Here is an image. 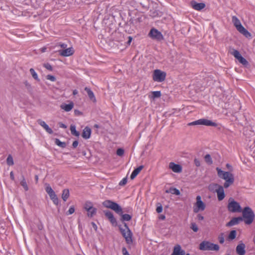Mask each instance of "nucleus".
Segmentation results:
<instances>
[{"label": "nucleus", "instance_id": "nucleus-25", "mask_svg": "<svg viewBox=\"0 0 255 255\" xmlns=\"http://www.w3.org/2000/svg\"><path fill=\"white\" fill-rule=\"evenodd\" d=\"M85 90L87 92L89 98L93 102H96V100L93 92L88 87H85Z\"/></svg>", "mask_w": 255, "mask_h": 255}, {"label": "nucleus", "instance_id": "nucleus-16", "mask_svg": "<svg viewBox=\"0 0 255 255\" xmlns=\"http://www.w3.org/2000/svg\"><path fill=\"white\" fill-rule=\"evenodd\" d=\"M217 194V197L219 201H222L225 197L224 188L223 186H220L219 188L216 190Z\"/></svg>", "mask_w": 255, "mask_h": 255}, {"label": "nucleus", "instance_id": "nucleus-62", "mask_svg": "<svg viewBox=\"0 0 255 255\" xmlns=\"http://www.w3.org/2000/svg\"><path fill=\"white\" fill-rule=\"evenodd\" d=\"M46 50V48L45 47H42V48H41L40 49L41 52H42V53L45 52Z\"/></svg>", "mask_w": 255, "mask_h": 255}, {"label": "nucleus", "instance_id": "nucleus-13", "mask_svg": "<svg viewBox=\"0 0 255 255\" xmlns=\"http://www.w3.org/2000/svg\"><path fill=\"white\" fill-rule=\"evenodd\" d=\"M60 55L67 57L73 54L74 50L72 47L68 48L64 50L59 51Z\"/></svg>", "mask_w": 255, "mask_h": 255}, {"label": "nucleus", "instance_id": "nucleus-26", "mask_svg": "<svg viewBox=\"0 0 255 255\" xmlns=\"http://www.w3.org/2000/svg\"><path fill=\"white\" fill-rule=\"evenodd\" d=\"M69 191L68 189H65L62 191V199L64 201H66L68 198L69 197Z\"/></svg>", "mask_w": 255, "mask_h": 255}, {"label": "nucleus", "instance_id": "nucleus-41", "mask_svg": "<svg viewBox=\"0 0 255 255\" xmlns=\"http://www.w3.org/2000/svg\"><path fill=\"white\" fill-rule=\"evenodd\" d=\"M205 160L209 164H211L213 162L211 157L209 154H206L205 155Z\"/></svg>", "mask_w": 255, "mask_h": 255}, {"label": "nucleus", "instance_id": "nucleus-28", "mask_svg": "<svg viewBox=\"0 0 255 255\" xmlns=\"http://www.w3.org/2000/svg\"><path fill=\"white\" fill-rule=\"evenodd\" d=\"M165 192L167 193H170L172 194H175L176 195H179L180 194V192L179 190L175 188H170L168 190L165 191Z\"/></svg>", "mask_w": 255, "mask_h": 255}, {"label": "nucleus", "instance_id": "nucleus-46", "mask_svg": "<svg viewBox=\"0 0 255 255\" xmlns=\"http://www.w3.org/2000/svg\"><path fill=\"white\" fill-rule=\"evenodd\" d=\"M46 79L47 80H50L51 81H52V82H54V81H55L56 80V78L54 76H52V75H47Z\"/></svg>", "mask_w": 255, "mask_h": 255}, {"label": "nucleus", "instance_id": "nucleus-8", "mask_svg": "<svg viewBox=\"0 0 255 255\" xmlns=\"http://www.w3.org/2000/svg\"><path fill=\"white\" fill-rule=\"evenodd\" d=\"M205 125L207 126H212V127H216L217 126V124L212 122L211 121L206 120V119H200L197 121L189 123L188 124V126H196V125Z\"/></svg>", "mask_w": 255, "mask_h": 255}, {"label": "nucleus", "instance_id": "nucleus-53", "mask_svg": "<svg viewBox=\"0 0 255 255\" xmlns=\"http://www.w3.org/2000/svg\"><path fill=\"white\" fill-rule=\"evenodd\" d=\"M123 255H129L127 249L125 248H123L122 249Z\"/></svg>", "mask_w": 255, "mask_h": 255}, {"label": "nucleus", "instance_id": "nucleus-6", "mask_svg": "<svg viewBox=\"0 0 255 255\" xmlns=\"http://www.w3.org/2000/svg\"><path fill=\"white\" fill-rule=\"evenodd\" d=\"M121 233L123 237L125 238L126 242L128 244H130L132 243V233L128 228L127 225L125 224L123 228L120 227Z\"/></svg>", "mask_w": 255, "mask_h": 255}, {"label": "nucleus", "instance_id": "nucleus-24", "mask_svg": "<svg viewBox=\"0 0 255 255\" xmlns=\"http://www.w3.org/2000/svg\"><path fill=\"white\" fill-rule=\"evenodd\" d=\"M161 96V92L160 91H153L150 93L148 97L150 99L154 100L156 98H160Z\"/></svg>", "mask_w": 255, "mask_h": 255}, {"label": "nucleus", "instance_id": "nucleus-21", "mask_svg": "<svg viewBox=\"0 0 255 255\" xmlns=\"http://www.w3.org/2000/svg\"><path fill=\"white\" fill-rule=\"evenodd\" d=\"M91 129L90 128L86 127L84 128L82 133V136L84 139H88L90 137Z\"/></svg>", "mask_w": 255, "mask_h": 255}, {"label": "nucleus", "instance_id": "nucleus-18", "mask_svg": "<svg viewBox=\"0 0 255 255\" xmlns=\"http://www.w3.org/2000/svg\"><path fill=\"white\" fill-rule=\"evenodd\" d=\"M185 252L181 249V246L179 245H176L173 249L171 255H184Z\"/></svg>", "mask_w": 255, "mask_h": 255}, {"label": "nucleus", "instance_id": "nucleus-22", "mask_svg": "<svg viewBox=\"0 0 255 255\" xmlns=\"http://www.w3.org/2000/svg\"><path fill=\"white\" fill-rule=\"evenodd\" d=\"M74 107V104L73 102H70L68 104H62L60 106V108L65 111L66 112H69Z\"/></svg>", "mask_w": 255, "mask_h": 255}, {"label": "nucleus", "instance_id": "nucleus-38", "mask_svg": "<svg viewBox=\"0 0 255 255\" xmlns=\"http://www.w3.org/2000/svg\"><path fill=\"white\" fill-rule=\"evenodd\" d=\"M236 235H237L236 231L232 230V231H231V232L230 233V234L228 236L229 239L232 240H234V239H235V238L236 237Z\"/></svg>", "mask_w": 255, "mask_h": 255}, {"label": "nucleus", "instance_id": "nucleus-43", "mask_svg": "<svg viewBox=\"0 0 255 255\" xmlns=\"http://www.w3.org/2000/svg\"><path fill=\"white\" fill-rule=\"evenodd\" d=\"M190 228L195 232H197L198 231V227L195 223H192L191 224Z\"/></svg>", "mask_w": 255, "mask_h": 255}, {"label": "nucleus", "instance_id": "nucleus-35", "mask_svg": "<svg viewBox=\"0 0 255 255\" xmlns=\"http://www.w3.org/2000/svg\"><path fill=\"white\" fill-rule=\"evenodd\" d=\"M230 53L231 54L234 56V57L237 59H238L239 57H240L242 55L240 54V52L234 49H232V51H230Z\"/></svg>", "mask_w": 255, "mask_h": 255}, {"label": "nucleus", "instance_id": "nucleus-64", "mask_svg": "<svg viewBox=\"0 0 255 255\" xmlns=\"http://www.w3.org/2000/svg\"><path fill=\"white\" fill-rule=\"evenodd\" d=\"M226 166L228 169H232V166L228 163L226 164Z\"/></svg>", "mask_w": 255, "mask_h": 255}, {"label": "nucleus", "instance_id": "nucleus-29", "mask_svg": "<svg viewBox=\"0 0 255 255\" xmlns=\"http://www.w3.org/2000/svg\"><path fill=\"white\" fill-rule=\"evenodd\" d=\"M97 211V209L95 207L91 208V209L87 210V216L90 218L93 217L94 215H96Z\"/></svg>", "mask_w": 255, "mask_h": 255}, {"label": "nucleus", "instance_id": "nucleus-58", "mask_svg": "<svg viewBox=\"0 0 255 255\" xmlns=\"http://www.w3.org/2000/svg\"><path fill=\"white\" fill-rule=\"evenodd\" d=\"M197 217L199 220H203L204 219V217L200 214H198Z\"/></svg>", "mask_w": 255, "mask_h": 255}, {"label": "nucleus", "instance_id": "nucleus-9", "mask_svg": "<svg viewBox=\"0 0 255 255\" xmlns=\"http://www.w3.org/2000/svg\"><path fill=\"white\" fill-rule=\"evenodd\" d=\"M148 36L152 39L157 41H161L164 39L162 33L154 28H152L150 29L148 33Z\"/></svg>", "mask_w": 255, "mask_h": 255}, {"label": "nucleus", "instance_id": "nucleus-33", "mask_svg": "<svg viewBox=\"0 0 255 255\" xmlns=\"http://www.w3.org/2000/svg\"><path fill=\"white\" fill-rule=\"evenodd\" d=\"M70 130L71 134L76 136H79L80 133L78 131H77L76 129V127L74 125H71L70 126Z\"/></svg>", "mask_w": 255, "mask_h": 255}, {"label": "nucleus", "instance_id": "nucleus-55", "mask_svg": "<svg viewBox=\"0 0 255 255\" xmlns=\"http://www.w3.org/2000/svg\"><path fill=\"white\" fill-rule=\"evenodd\" d=\"M132 38L131 36H128V40L127 41V44L129 45L130 44L131 42L132 41Z\"/></svg>", "mask_w": 255, "mask_h": 255}, {"label": "nucleus", "instance_id": "nucleus-30", "mask_svg": "<svg viewBox=\"0 0 255 255\" xmlns=\"http://www.w3.org/2000/svg\"><path fill=\"white\" fill-rule=\"evenodd\" d=\"M21 178H22V180L20 182V185L23 187V188H24V189L25 191H28L29 188H28V185L26 183L25 178L23 175H22V176H21Z\"/></svg>", "mask_w": 255, "mask_h": 255}, {"label": "nucleus", "instance_id": "nucleus-52", "mask_svg": "<svg viewBox=\"0 0 255 255\" xmlns=\"http://www.w3.org/2000/svg\"><path fill=\"white\" fill-rule=\"evenodd\" d=\"M194 163H195V165L196 166L198 167V166H199L200 165V161L198 159L195 158L194 159Z\"/></svg>", "mask_w": 255, "mask_h": 255}, {"label": "nucleus", "instance_id": "nucleus-1", "mask_svg": "<svg viewBox=\"0 0 255 255\" xmlns=\"http://www.w3.org/2000/svg\"><path fill=\"white\" fill-rule=\"evenodd\" d=\"M218 176L225 180L224 187L225 188H228L230 185H232L234 182V177L232 173L229 172H226L222 170L219 168H216Z\"/></svg>", "mask_w": 255, "mask_h": 255}, {"label": "nucleus", "instance_id": "nucleus-47", "mask_svg": "<svg viewBox=\"0 0 255 255\" xmlns=\"http://www.w3.org/2000/svg\"><path fill=\"white\" fill-rule=\"evenodd\" d=\"M75 212V209L73 206L71 207L69 210L67 212L66 214L67 215H71L73 214Z\"/></svg>", "mask_w": 255, "mask_h": 255}, {"label": "nucleus", "instance_id": "nucleus-4", "mask_svg": "<svg viewBox=\"0 0 255 255\" xmlns=\"http://www.w3.org/2000/svg\"><path fill=\"white\" fill-rule=\"evenodd\" d=\"M102 205L107 208H109L115 211L118 214L123 213L122 208L117 203L110 200H107L102 203Z\"/></svg>", "mask_w": 255, "mask_h": 255}, {"label": "nucleus", "instance_id": "nucleus-63", "mask_svg": "<svg viewBox=\"0 0 255 255\" xmlns=\"http://www.w3.org/2000/svg\"><path fill=\"white\" fill-rule=\"evenodd\" d=\"M78 94V91L77 90H74L73 91V94L74 95H76Z\"/></svg>", "mask_w": 255, "mask_h": 255}, {"label": "nucleus", "instance_id": "nucleus-57", "mask_svg": "<svg viewBox=\"0 0 255 255\" xmlns=\"http://www.w3.org/2000/svg\"><path fill=\"white\" fill-rule=\"evenodd\" d=\"M59 124V127L60 128H67L66 126L63 123H60Z\"/></svg>", "mask_w": 255, "mask_h": 255}, {"label": "nucleus", "instance_id": "nucleus-45", "mask_svg": "<svg viewBox=\"0 0 255 255\" xmlns=\"http://www.w3.org/2000/svg\"><path fill=\"white\" fill-rule=\"evenodd\" d=\"M43 66L48 70L52 71L53 70L52 66L49 63H44Z\"/></svg>", "mask_w": 255, "mask_h": 255}, {"label": "nucleus", "instance_id": "nucleus-51", "mask_svg": "<svg viewBox=\"0 0 255 255\" xmlns=\"http://www.w3.org/2000/svg\"><path fill=\"white\" fill-rule=\"evenodd\" d=\"M219 241L220 244H223L224 242V237L221 235L219 237Z\"/></svg>", "mask_w": 255, "mask_h": 255}, {"label": "nucleus", "instance_id": "nucleus-42", "mask_svg": "<svg viewBox=\"0 0 255 255\" xmlns=\"http://www.w3.org/2000/svg\"><path fill=\"white\" fill-rule=\"evenodd\" d=\"M45 191L47 193L48 195L54 192L53 190L52 189V188L49 184H47L46 185V187L45 188Z\"/></svg>", "mask_w": 255, "mask_h": 255}, {"label": "nucleus", "instance_id": "nucleus-49", "mask_svg": "<svg viewBox=\"0 0 255 255\" xmlns=\"http://www.w3.org/2000/svg\"><path fill=\"white\" fill-rule=\"evenodd\" d=\"M150 15L152 17H155L158 15V12L156 10H150Z\"/></svg>", "mask_w": 255, "mask_h": 255}, {"label": "nucleus", "instance_id": "nucleus-54", "mask_svg": "<svg viewBox=\"0 0 255 255\" xmlns=\"http://www.w3.org/2000/svg\"><path fill=\"white\" fill-rule=\"evenodd\" d=\"M78 141L77 140H75L73 142L72 146L74 148H76L77 147L78 145Z\"/></svg>", "mask_w": 255, "mask_h": 255}, {"label": "nucleus", "instance_id": "nucleus-39", "mask_svg": "<svg viewBox=\"0 0 255 255\" xmlns=\"http://www.w3.org/2000/svg\"><path fill=\"white\" fill-rule=\"evenodd\" d=\"M238 60L241 64H242L246 66L248 64V62L247 61V60L242 56L240 57H239V58Z\"/></svg>", "mask_w": 255, "mask_h": 255}, {"label": "nucleus", "instance_id": "nucleus-34", "mask_svg": "<svg viewBox=\"0 0 255 255\" xmlns=\"http://www.w3.org/2000/svg\"><path fill=\"white\" fill-rule=\"evenodd\" d=\"M55 143L56 145H57L58 146H59L62 148H65L66 146V144L65 142L61 141L58 138H56L55 139Z\"/></svg>", "mask_w": 255, "mask_h": 255}, {"label": "nucleus", "instance_id": "nucleus-48", "mask_svg": "<svg viewBox=\"0 0 255 255\" xmlns=\"http://www.w3.org/2000/svg\"><path fill=\"white\" fill-rule=\"evenodd\" d=\"M127 178H124L122 179V180H121L120 181V182L119 183V185L120 186H124L127 184Z\"/></svg>", "mask_w": 255, "mask_h": 255}, {"label": "nucleus", "instance_id": "nucleus-2", "mask_svg": "<svg viewBox=\"0 0 255 255\" xmlns=\"http://www.w3.org/2000/svg\"><path fill=\"white\" fill-rule=\"evenodd\" d=\"M242 212L245 223L247 225L252 224L255 218V214L252 209L249 207H246Z\"/></svg>", "mask_w": 255, "mask_h": 255}, {"label": "nucleus", "instance_id": "nucleus-56", "mask_svg": "<svg viewBox=\"0 0 255 255\" xmlns=\"http://www.w3.org/2000/svg\"><path fill=\"white\" fill-rule=\"evenodd\" d=\"M10 177L11 180H14V173L13 171H11L10 173Z\"/></svg>", "mask_w": 255, "mask_h": 255}, {"label": "nucleus", "instance_id": "nucleus-15", "mask_svg": "<svg viewBox=\"0 0 255 255\" xmlns=\"http://www.w3.org/2000/svg\"><path fill=\"white\" fill-rule=\"evenodd\" d=\"M242 221H243V219L242 217L233 218L226 224V226L231 227L236 225H238L240 223V222Z\"/></svg>", "mask_w": 255, "mask_h": 255}, {"label": "nucleus", "instance_id": "nucleus-20", "mask_svg": "<svg viewBox=\"0 0 255 255\" xmlns=\"http://www.w3.org/2000/svg\"><path fill=\"white\" fill-rule=\"evenodd\" d=\"M38 124L43 127L44 129L49 134L53 133V130L49 126L46 124V123L41 120H37Z\"/></svg>", "mask_w": 255, "mask_h": 255}, {"label": "nucleus", "instance_id": "nucleus-44", "mask_svg": "<svg viewBox=\"0 0 255 255\" xmlns=\"http://www.w3.org/2000/svg\"><path fill=\"white\" fill-rule=\"evenodd\" d=\"M124 154V150L122 148H119L117 150V154L120 156H122Z\"/></svg>", "mask_w": 255, "mask_h": 255}, {"label": "nucleus", "instance_id": "nucleus-7", "mask_svg": "<svg viewBox=\"0 0 255 255\" xmlns=\"http://www.w3.org/2000/svg\"><path fill=\"white\" fill-rule=\"evenodd\" d=\"M228 209L230 212L233 213L241 212L242 210L239 203L234 201L232 198H230L229 200Z\"/></svg>", "mask_w": 255, "mask_h": 255}, {"label": "nucleus", "instance_id": "nucleus-36", "mask_svg": "<svg viewBox=\"0 0 255 255\" xmlns=\"http://www.w3.org/2000/svg\"><path fill=\"white\" fill-rule=\"evenodd\" d=\"M120 215H122L121 220L122 221H128L130 220L131 219V216L128 214H123V213H122V214H120Z\"/></svg>", "mask_w": 255, "mask_h": 255}, {"label": "nucleus", "instance_id": "nucleus-12", "mask_svg": "<svg viewBox=\"0 0 255 255\" xmlns=\"http://www.w3.org/2000/svg\"><path fill=\"white\" fill-rule=\"evenodd\" d=\"M104 212L105 213L106 217L109 219V220L110 221L112 224L113 225H116L117 221L116 219L115 218L113 213L108 210L104 211Z\"/></svg>", "mask_w": 255, "mask_h": 255}, {"label": "nucleus", "instance_id": "nucleus-5", "mask_svg": "<svg viewBox=\"0 0 255 255\" xmlns=\"http://www.w3.org/2000/svg\"><path fill=\"white\" fill-rule=\"evenodd\" d=\"M199 249L202 251H218L219 246L217 244L208 241H203L199 245Z\"/></svg>", "mask_w": 255, "mask_h": 255}, {"label": "nucleus", "instance_id": "nucleus-32", "mask_svg": "<svg viewBox=\"0 0 255 255\" xmlns=\"http://www.w3.org/2000/svg\"><path fill=\"white\" fill-rule=\"evenodd\" d=\"M94 208L92 202L90 201H86L84 205V209L87 211V210L91 209Z\"/></svg>", "mask_w": 255, "mask_h": 255}, {"label": "nucleus", "instance_id": "nucleus-37", "mask_svg": "<svg viewBox=\"0 0 255 255\" xmlns=\"http://www.w3.org/2000/svg\"><path fill=\"white\" fill-rule=\"evenodd\" d=\"M29 72L30 74H31L32 77L36 80L39 81V79L38 77V75L37 73L35 72L33 68H30L29 70Z\"/></svg>", "mask_w": 255, "mask_h": 255}, {"label": "nucleus", "instance_id": "nucleus-11", "mask_svg": "<svg viewBox=\"0 0 255 255\" xmlns=\"http://www.w3.org/2000/svg\"><path fill=\"white\" fill-rule=\"evenodd\" d=\"M196 200V205L198 209H194V212L197 213L199 210L203 211L205 209V205L201 200V197L200 196H197Z\"/></svg>", "mask_w": 255, "mask_h": 255}, {"label": "nucleus", "instance_id": "nucleus-31", "mask_svg": "<svg viewBox=\"0 0 255 255\" xmlns=\"http://www.w3.org/2000/svg\"><path fill=\"white\" fill-rule=\"evenodd\" d=\"M221 186L217 183H212L209 185V190L212 192H216V190L219 188V187Z\"/></svg>", "mask_w": 255, "mask_h": 255}, {"label": "nucleus", "instance_id": "nucleus-59", "mask_svg": "<svg viewBox=\"0 0 255 255\" xmlns=\"http://www.w3.org/2000/svg\"><path fill=\"white\" fill-rule=\"evenodd\" d=\"M91 224H92V226H93V228H94L95 230H97V225H96V224H95V223H94V222H92V223H91Z\"/></svg>", "mask_w": 255, "mask_h": 255}, {"label": "nucleus", "instance_id": "nucleus-27", "mask_svg": "<svg viewBox=\"0 0 255 255\" xmlns=\"http://www.w3.org/2000/svg\"><path fill=\"white\" fill-rule=\"evenodd\" d=\"M50 198L53 201V203L55 205H58L59 203L58 198L55 194V192L49 195Z\"/></svg>", "mask_w": 255, "mask_h": 255}, {"label": "nucleus", "instance_id": "nucleus-17", "mask_svg": "<svg viewBox=\"0 0 255 255\" xmlns=\"http://www.w3.org/2000/svg\"><path fill=\"white\" fill-rule=\"evenodd\" d=\"M191 4L193 8L197 10H200L205 7V4L204 3H198L195 1L191 2Z\"/></svg>", "mask_w": 255, "mask_h": 255}, {"label": "nucleus", "instance_id": "nucleus-3", "mask_svg": "<svg viewBox=\"0 0 255 255\" xmlns=\"http://www.w3.org/2000/svg\"><path fill=\"white\" fill-rule=\"evenodd\" d=\"M232 20L234 26L236 27L238 31H239L246 37H249L251 36V33L241 24L240 20L236 16H233L232 17Z\"/></svg>", "mask_w": 255, "mask_h": 255}, {"label": "nucleus", "instance_id": "nucleus-10", "mask_svg": "<svg viewBox=\"0 0 255 255\" xmlns=\"http://www.w3.org/2000/svg\"><path fill=\"white\" fill-rule=\"evenodd\" d=\"M166 77V73L160 70H155L153 74V80L154 81L161 82L164 81Z\"/></svg>", "mask_w": 255, "mask_h": 255}, {"label": "nucleus", "instance_id": "nucleus-23", "mask_svg": "<svg viewBox=\"0 0 255 255\" xmlns=\"http://www.w3.org/2000/svg\"><path fill=\"white\" fill-rule=\"evenodd\" d=\"M143 168V165H140L136 169H135L133 172H132L131 175H130V179H133L140 172V171Z\"/></svg>", "mask_w": 255, "mask_h": 255}, {"label": "nucleus", "instance_id": "nucleus-19", "mask_svg": "<svg viewBox=\"0 0 255 255\" xmlns=\"http://www.w3.org/2000/svg\"><path fill=\"white\" fill-rule=\"evenodd\" d=\"M169 167L172 169L173 172L176 173H179L182 171L181 166L180 165L175 164L173 162H170L169 163Z\"/></svg>", "mask_w": 255, "mask_h": 255}, {"label": "nucleus", "instance_id": "nucleus-61", "mask_svg": "<svg viewBox=\"0 0 255 255\" xmlns=\"http://www.w3.org/2000/svg\"><path fill=\"white\" fill-rule=\"evenodd\" d=\"M60 47L61 48H65L67 47V45L66 44H64V43L60 44Z\"/></svg>", "mask_w": 255, "mask_h": 255}, {"label": "nucleus", "instance_id": "nucleus-40", "mask_svg": "<svg viewBox=\"0 0 255 255\" xmlns=\"http://www.w3.org/2000/svg\"><path fill=\"white\" fill-rule=\"evenodd\" d=\"M6 162L8 165H12L14 164L12 157L9 155L6 159Z\"/></svg>", "mask_w": 255, "mask_h": 255}, {"label": "nucleus", "instance_id": "nucleus-14", "mask_svg": "<svg viewBox=\"0 0 255 255\" xmlns=\"http://www.w3.org/2000/svg\"><path fill=\"white\" fill-rule=\"evenodd\" d=\"M245 248V245L243 243H240L236 247L237 254L239 255H245L246 254Z\"/></svg>", "mask_w": 255, "mask_h": 255}, {"label": "nucleus", "instance_id": "nucleus-60", "mask_svg": "<svg viewBox=\"0 0 255 255\" xmlns=\"http://www.w3.org/2000/svg\"><path fill=\"white\" fill-rule=\"evenodd\" d=\"M159 219L164 220L165 219V216L163 215H160L159 217Z\"/></svg>", "mask_w": 255, "mask_h": 255}, {"label": "nucleus", "instance_id": "nucleus-50", "mask_svg": "<svg viewBox=\"0 0 255 255\" xmlns=\"http://www.w3.org/2000/svg\"><path fill=\"white\" fill-rule=\"evenodd\" d=\"M156 212L158 213H161L162 211V206L161 205H160V206H158L156 208Z\"/></svg>", "mask_w": 255, "mask_h": 255}]
</instances>
